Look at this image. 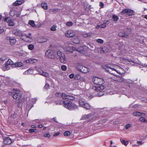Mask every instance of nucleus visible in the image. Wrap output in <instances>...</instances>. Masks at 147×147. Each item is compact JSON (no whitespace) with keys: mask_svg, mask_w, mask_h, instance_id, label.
<instances>
[{"mask_svg":"<svg viewBox=\"0 0 147 147\" xmlns=\"http://www.w3.org/2000/svg\"><path fill=\"white\" fill-rule=\"evenodd\" d=\"M57 104L63 105L64 107L70 110L76 109L78 107V106L76 104L72 103L70 101H60L57 102Z\"/></svg>","mask_w":147,"mask_h":147,"instance_id":"f257e3e1","label":"nucleus"},{"mask_svg":"<svg viewBox=\"0 0 147 147\" xmlns=\"http://www.w3.org/2000/svg\"><path fill=\"white\" fill-rule=\"evenodd\" d=\"M57 55L59 57L60 62L63 63L67 62V60L64 54L60 51H58L57 52Z\"/></svg>","mask_w":147,"mask_h":147,"instance_id":"f03ea898","label":"nucleus"},{"mask_svg":"<svg viewBox=\"0 0 147 147\" xmlns=\"http://www.w3.org/2000/svg\"><path fill=\"white\" fill-rule=\"evenodd\" d=\"M32 34L29 33L28 35L25 34H21V38L26 42L31 41L32 40V36H31Z\"/></svg>","mask_w":147,"mask_h":147,"instance_id":"7ed1b4c3","label":"nucleus"},{"mask_svg":"<svg viewBox=\"0 0 147 147\" xmlns=\"http://www.w3.org/2000/svg\"><path fill=\"white\" fill-rule=\"evenodd\" d=\"M93 81L94 84L98 85H101L104 82V80L103 79L97 77L93 78Z\"/></svg>","mask_w":147,"mask_h":147,"instance_id":"20e7f679","label":"nucleus"},{"mask_svg":"<svg viewBox=\"0 0 147 147\" xmlns=\"http://www.w3.org/2000/svg\"><path fill=\"white\" fill-rule=\"evenodd\" d=\"M8 94L12 95L13 98L17 100H19L22 97L21 94L19 92H9L8 93Z\"/></svg>","mask_w":147,"mask_h":147,"instance_id":"39448f33","label":"nucleus"},{"mask_svg":"<svg viewBox=\"0 0 147 147\" xmlns=\"http://www.w3.org/2000/svg\"><path fill=\"white\" fill-rule=\"evenodd\" d=\"M79 103L81 107L86 110H89L91 108V106L88 103H86L82 100H79Z\"/></svg>","mask_w":147,"mask_h":147,"instance_id":"423d86ee","label":"nucleus"},{"mask_svg":"<svg viewBox=\"0 0 147 147\" xmlns=\"http://www.w3.org/2000/svg\"><path fill=\"white\" fill-rule=\"evenodd\" d=\"M134 11L132 10L129 9H125L120 12L121 15H124L126 14L127 15L130 16L133 15Z\"/></svg>","mask_w":147,"mask_h":147,"instance_id":"0eeeda50","label":"nucleus"},{"mask_svg":"<svg viewBox=\"0 0 147 147\" xmlns=\"http://www.w3.org/2000/svg\"><path fill=\"white\" fill-rule=\"evenodd\" d=\"M55 51L51 50H48L45 53V55L48 58L51 59L55 58Z\"/></svg>","mask_w":147,"mask_h":147,"instance_id":"6e6552de","label":"nucleus"},{"mask_svg":"<svg viewBox=\"0 0 147 147\" xmlns=\"http://www.w3.org/2000/svg\"><path fill=\"white\" fill-rule=\"evenodd\" d=\"M103 87L102 86H100L98 87L93 86L92 87V89L96 91L100 92L98 93V95L99 96H100L104 94L103 92L101 91L103 89Z\"/></svg>","mask_w":147,"mask_h":147,"instance_id":"1a4fd4ad","label":"nucleus"},{"mask_svg":"<svg viewBox=\"0 0 147 147\" xmlns=\"http://www.w3.org/2000/svg\"><path fill=\"white\" fill-rule=\"evenodd\" d=\"M77 68L79 71L84 73H88L89 70V69L87 67L81 65H78Z\"/></svg>","mask_w":147,"mask_h":147,"instance_id":"9d476101","label":"nucleus"},{"mask_svg":"<svg viewBox=\"0 0 147 147\" xmlns=\"http://www.w3.org/2000/svg\"><path fill=\"white\" fill-rule=\"evenodd\" d=\"M93 119V115L91 113L82 115L81 118L82 120L88 119V121H91Z\"/></svg>","mask_w":147,"mask_h":147,"instance_id":"9b49d317","label":"nucleus"},{"mask_svg":"<svg viewBox=\"0 0 147 147\" xmlns=\"http://www.w3.org/2000/svg\"><path fill=\"white\" fill-rule=\"evenodd\" d=\"M131 32V30L130 29H127L125 30L124 33L122 34L121 32H120L119 34V35L122 37H126L130 34Z\"/></svg>","mask_w":147,"mask_h":147,"instance_id":"f8f14e48","label":"nucleus"},{"mask_svg":"<svg viewBox=\"0 0 147 147\" xmlns=\"http://www.w3.org/2000/svg\"><path fill=\"white\" fill-rule=\"evenodd\" d=\"M105 67L106 68V69H105V70L110 74H113V75H115L114 73L113 72V71H115L118 73H119V72L114 68H112L110 67L107 66H105Z\"/></svg>","mask_w":147,"mask_h":147,"instance_id":"ddd939ff","label":"nucleus"},{"mask_svg":"<svg viewBox=\"0 0 147 147\" xmlns=\"http://www.w3.org/2000/svg\"><path fill=\"white\" fill-rule=\"evenodd\" d=\"M65 35L68 37H73L75 34V32L72 30H68L66 32Z\"/></svg>","mask_w":147,"mask_h":147,"instance_id":"4468645a","label":"nucleus"},{"mask_svg":"<svg viewBox=\"0 0 147 147\" xmlns=\"http://www.w3.org/2000/svg\"><path fill=\"white\" fill-rule=\"evenodd\" d=\"M37 71H38L40 75L43 76L45 77H49L50 76L49 74L48 73L44 72L42 70L40 69H38Z\"/></svg>","mask_w":147,"mask_h":147,"instance_id":"2eb2a0df","label":"nucleus"},{"mask_svg":"<svg viewBox=\"0 0 147 147\" xmlns=\"http://www.w3.org/2000/svg\"><path fill=\"white\" fill-rule=\"evenodd\" d=\"M74 47H71L69 46H66L64 47V51L67 52L71 53L74 50Z\"/></svg>","mask_w":147,"mask_h":147,"instance_id":"dca6fc26","label":"nucleus"},{"mask_svg":"<svg viewBox=\"0 0 147 147\" xmlns=\"http://www.w3.org/2000/svg\"><path fill=\"white\" fill-rule=\"evenodd\" d=\"M24 1L23 0H17L13 3L11 6H18L24 3Z\"/></svg>","mask_w":147,"mask_h":147,"instance_id":"f3484780","label":"nucleus"},{"mask_svg":"<svg viewBox=\"0 0 147 147\" xmlns=\"http://www.w3.org/2000/svg\"><path fill=\"white\" fill-rule=\"evenodd\" d=\"M7 39L9 40L10 43L11 45L14 44L16 42V39L13 37H7Z\"/></svg>","mask_w":147,"mask_h":147,"instance_id":"a211bd4d","label":"nucleus"},{"mask_svg":"<svg viewBox=\"0 0 147 147\" xmlns=\"http://www.w3.org/2000/svg\"><path fill=\"white\" fill-rule=\"evenodd\" d=\"M114 80L119 82H122L124 81L123 79L121 76L117 75L115 76Z\"/></svg>","mask_w":147,"mask_h":147,"instance_id":"6ab92c4d","label":"nucleus"},{"mask_svg":"<svg viewBox=\"0 0 147 147\" xmlns=\"http://www.w3.org/2000/svg\"><path fill=\"white\" fill-rule=\"evenodd\" d=\"M4 143L6 144H10L11 143V139L9 137H7L4 139Z\"/></svg>","mask_w":147,"mask_h":147,"instance_id":"aec40b11","label":"nucleus"},{"mask_svg":"<svg viewBox=\"0 0 147 147\" xmlns=\"http://www.w3.org/2000/svg\"><path fill=\"white\" fill-rule=\"evenodd\" d=\"M133 115L135 116L141 117L143 116V115H146V114L142 113L139 112H135L133 113Z\"/></svg>","mask_w":147,"mask_h":147,"instance_id":"412c9836","label":"nucleus"},{"mask_svg":"<svg viewBox=\"0 0 147 147\" xmlns=\"http://www.w3.org/2000/svg\"><path fill=\"white\" fill-rule=\"evenodd\" d=\"M92 35L93 33L92 32L86 33L82 34V36L84 38H89L92 36Z\"/></svg>","mask_w":147,"mask_h":147,"instance_id":"4be33fe9","label":"nucleus"},{"mask_svg":"<svg viewBox=\"0 0 147 147\" xmlns=\"http://www.w3.org/2000/svg\"><path fill=\"white\" fill-rule=\"evenodd\" d=\"M38 41L39 42L43 43L46 42L47 39L43 37H41L38 38Z\"/></svg>","mask_w":147,"mask_h":147,"instance_id":"5701e85b","label":"nucleus"},{"mask_svg":"<svg viewBox=\"0 0 147 147\" xmlns=\"http://www.w3.org/2000/svg\"><path fill=\"white\" fill-rule=\"evenodd\" d=\"M14 65L16 67H20L23 66V63L20 62H16L14 64Z\"/></svg>","mask_w":147,"mask_h":147,"instance_id":"b1692460","label":"nucleus"},{"mask_svg":"<svg viewBox=\"0 0 147 147\" xmlns=\"http://www.w3.org/2000/svg\"><path fill=\"white\" fill-rule=\"evenodd\" d=\"M120 140L122 144L125 146H127L129 144V142L128 141H126L122 138H121Z\"/></svg>","mask_w":147,"mask_h":147,"instance_id":"393cba45","label":"nucleus"},{"mask_svg":"<svg viewBox=\"0 0 147 147\" xmlns=\"http://www.w3.org/2000/svg\"><path fill=\"white\" fill-rule=\"evenodd\" d=\"M33 72V69H29L24 72V74H32Z\"/></svg>","mask_w":147,"mask_h":147,"instance_id":"a878e982","label":"nucleus"},{"mask_svg":"<svg viewBox=\"0 0 147 147\" xmlns=\"http://www.w3.org/2000/svg\"><path fill=\"white\" fill-rule=\"evenodd\" d=\"M72 41L75 43L78 44L80 42V40L79 38H73Z\"/></svg>","mask_w":147,"mask_h":147,"instance_id":"bb28decb","label":"nucleus"},{"mask_svg":"<svg viewBox=\"0 0 147 147\" xmlns=\"http://www.w3.org/2000/svg\"><path fill=\"white\" fill-rule=\"evenodd\" d=\"M7 22L8 23V24L9 26H13L14 24V23L13 22L12 20L11 19L8 20V21H7Z\"/></svg>","mask_w":147,"mask_h":147,"instance_id":"cd10ccee","label":"nucleus"},{"mask_svg":"<svg viewBox=\"0 0 147 147\" xmlns=\"http://www.w3.org/2000/svg\"><path fill=\"white\" fill-rule=\"evenodd\" d=\"M42 7L45 9H47V5L45 3H42L41 4Z\"/></svg>","mask_w":147,"mask_h":147,"instance_id":"c85d7f7f","label":"nucleus"},{"mask_svg":"<svg viewBox=\"0 0 147 147\" xmlns=\"http://www.w3.org/2000/svg\"><path fill=\"white\" fill-rule=\"evenodd\" d=\"M68 96V95H67L64 93H61V96L63 99H67Z\"/></svg>","mask_w":147,"mask_h":147,"instance_id":"c756f323","label":"nucleus"},{"mask_svg":"<svg viewBox=\"0 0 147 147\" xmlns=\"http://www.w3.org/2000/svg\"><path fill=\"white\" fill-rule=\"evenodd\" d=\"M112 18L115 21H117L119 19V17L115 15H113L112 16Z\"/></svg>","mask_w":147,"mask_h":147,"instance_id":"7c9ffc66","label":"nucleus"},{"mask_svg":"<svg viewBox=\"0 0 147 147\" xmlns=\"http://www.w3.org/2000/svg\"><path fill=\"white\" fill-rule=\"evenodd\" d=\"M95 51H97L98 53H102L103 52L102 48H99L96 49H95Z\"/></svg>","mask_w":147,"mask_h":147,"instance_id":"2f4dec72","label":"nucleus"},{"mask_svg":"<svg viewBox=\"0 0 147 147\" xmlns=\"http://www.w3.org/2000/svg\"><path fill=\"white\" fill-rule=\"evenodd\" d=\"M28 24L32 27H34L35 25L34 22L33 20H30L28 22Z\"/></svg>","mask_w":147,"mask_h":147,"instance_id":"473e14b6","label":"nucleus"},{"mask_svg":"<svg viewBox=\"0 0 147 147\" xmlns=\"http://www.w3.org/2000/svg\"><path fill=\"white\" fill-rule=\"evenodd\" d=\"M28 48L30 50H32L34 48V46L32 44H30L28 46Z\"/></svg>","mask_w":147,"mask_h":147,"instance_id":"72a5a7b5","label":"nucleus"},{"mask_svg":"<svg viewBox=\"0 0 147 147\" xmlns=\"http://www.w3.org/2000/svg\"><path fill=\"white\" fill-rule=\"evenodd\" d=\"M8 65H14L13 62L10 59H9L7 61L6 63Z\"/></svg>","mask_w":147,"mask_h":147,"instance_id":"f704fd0d","label":"nucleus"},{"mask_svg":"<svg viewBox=\"0 0 147 147\" xmlns=\"http://www.w3.org/2000/svg\"><path fill=\"white\" fill-rule=\"evenodd\" d=\"M81 78L79 74H77L74 76V79L76 80H79Z\"/></svg>","mask_w":147,"mask_h":147,"instance_id":"c9c22d12","label":"nucleus"},{"mask_svg":"<svg viewBox=\"0 0 147 147\" xmlns=\"http://www.w3.org/2000/svg\"><path fill=\"white\" fill-rule=\"evenodd\" d=\"M73 23L69 21L66 22V26L70 27L71 26L73 25Z\"/></svg>","mask_w":147,"mask_h":147,"instance_id":"e433bc0d","label":"nucleus"},{"mask_svg":"<svg viewBox=\"0 0 147 147\" xmlns=\"http://www.w3.org/2000/svg\"><path fill=\"white\" fill-rule=\"evenodd\" d=\"M103 50V52L104 53H106L108 51V49L106 47H104L102 48Z\"/></svg>","mask_w":147,"mask_h":147,"instance_id":"4c0bfd02","label":"nucleus"},{"mask_svg":"<svg viewBox=\"0 0 147 147\" xmlns=\"http://www.w3.org/2000/svg\"><path fill=\"white\" fill-rule=\"evenodd\" d=\"M96 41L97 42L101 44H102L104 42L103 40L101 39H98L96 40Z\"/></svg>","mask_w":147,"mask_h":147,"instance_id":"58836bf2","label":"nucleus"},{"mask_svg":"<svg viewBox=\"0 0 147 147\" xmlns=\"http://www.w3.org/2000/svg\"><path fill=\"white\" fill-rule=\"evenodd\" d=\"M132 125L131 124H127L125 126V129H128L131 127Z\"/></svg>","mask_w":147,"mask_h":147,"instance_id":"ea45409f","label":"nucleus"},{"mask_svg":"<svg viewBox=\"0 0 147 147\" xmlns=\"http://www.w3.org/2000/svg\"><path fill=\"white\" fill-rule=\"evenodd\" d=\"M70 134V132L68 131H65L64 133V135L65 136H67L69 135Z\"/></svg>","mask_w":147,"mask_h":147,"instance_id":"a19ab883","label":"nucleus"},{"mask_svg":"<svg viewBox=\"0 0 147 147\" xmlns=\"http://www.w3.org/2000/svg\"><path fill=\"white\" fill-rule=\"evenodd\" d=\"M139 120L141 122H145L146 121V119L144 117H141L139 119Z\"/></svg>","mask_w":147,"mask_h":147,"instance_id":"79ce46f5","label":"nucleus"},{"mask_svg":"<svg viewBox=\"0 0 147 147\" xmlns=\"http://www.w3.org/2000/svg\"><path fill=\"white\" fill-rule=\"evenodd\" d=\"M56 26L55 25L53 26L51 28V30L52 31H55L56 30Z\"/></svg>","mask_w":147,"mask_h":147,"instance_id":"37998d69","label":"nucleus"},{"mask_svg":"<svg viewBox=\"0 0 147 147\" xmlns=\"http://www.w3.org/2000/svg\"><path fill=\"white\" fill-rule=\"evenodd\" d=\"M10 65H9L7 64V63L6 64H5V69L4 70H6L8 69H9V66Z\"/></svg>","mask_w":147,"mask_h":147,"instance_id":"c03bdc74","label":"nucleus"},{"mask_svg":"<svg viewBox=\"0 0 147 147\" xmlns=\"http://www.w3.org/2000/svg\"><path fill=\"white\" fill-rule=\"evenodd\" d=\"M61 69L63 71H65L67 69V67L65 65H63L61 66Z\"/></svg>","mask_w":147,"mask_h":147,"instance_id":"a18cd8bd","label":"nucleus"},{"mask_svg":"<svg viewBox=\"0 0 147 147\" xmlns=\"http://www.w3.org/2000/svg\"><path fill=\"white\" fill-rule=\"evenodd\" d=\"M98 26L99 27H100L101 28H104L106 27V26L105 24H102L101 25H98Z\"/></svg>","mask_w":147,"mask_h":147,"instance_id":"49530a36","label":"nucleus"},{"mask_svg":"<svg viewBox=\"0 0 147 147\" xmlns=\"http://www.w3.org/2000/svg\"><path fill=\"white\" fill-rule=\"evenodd\" d=\"M67 99L70 100H73L74 99V98L73 96L69 95Z\"/></svg>","mask_w":147,"mask_h":147,"instance_id":"de8ad7c7","label":"nucleus"},{"mask_svg":"<svg viewBox=\"0 0 147 147\" xmlns=\"http://www.w3.org/2000/svg\"><path fill=\"white\" fill-rule=\"evenodd\" d=\"M61 93L60 92H57L56 93L55 95L57 97H60L61 96Z\"/></svg>","mask_w":147,"mask_h":147,"instance_id":"09e8293b","label":"nucleus"},{"mask_svg":"<svg viewBox=\"0 0 147 147\" xmlns=\"http://www.w3.org/2000/svg\"><path fill=\"white\" fill-rule=\"evenodd\" d=\"M34 59H30L29 60H27L26 61V62H27L30 63H32V62H34V61H34Z\"/></svg>","mask_w":147,"mask_h":147,"instance_id":"8fccbe9b","label":"nucleus"},{"mask_svg":"<svg viewBox=\"0 0 147 147\" xmlns=\"http://www.w3.org/2000/svg\"><path fill=\"white\" fill-rule=\"evenodd\" d=\"M33 106V105H30V106L28 105H27L26 106V109H27L30 110L32 107Z\"/></svg>","mask_w":147,"mask_h":147,"instance_id":"3c124183","label":"nucleus"},{"mask_svg":"<svg viewBox=\"0 0 147 147\" xmlns=\"http://www.w3.org/2000/svg\"><path fill=\"white\" fill-rule=\"evenodd\" d=\"M44 137H45L50 138L51 136L49 134H45L44 135Z\"/></svg>","mask_w":147,"mask_h":147,"instance_id":"603ef678","label":"nucleus"},{"mask_svg":"<svg viewBox=\"0 0 147 147\" xmlns=\"http://www.w3.org/2000/svg\"><path fill=\"white\" fill-rule=\"evenodd\" d=\"M69 77L70 78H74V74H70L69 76Z\"/></svg>","mask_w":147,"mask_h":147,"instance_id":"864d4df0","label":"nucleus"},{"mask_svg":"<svg viewBox=\"0 0 147 147\" xmlns=\"http://www.w3.org/2000/svg\"><path fill=\"white\" fill-rule=\"evenodd\" d=\"M13 34L16 35H18V32H17V30H14L13 31Z\"/></svg>","mask_w":147,"mask_h":147,"instance_id":"5fc2aeb1","label":"nucleus"},{"mask_svg":"<svg viewBox=\"0 0 147 147\" xmlns=\"http://www.w3.org/2000/svg\"><path fill=\"white\" fill-rule=\"evenodd\" d=\"M99 5L101 7L103 8L104 6V4L102 2H100L99 3Z\"/></svg>","mask_w":147,"mask_h":147,"instance_id":"6e6d98bb","label":"nucleus"},{"mask_svg":"<svg viewBox=\"0 0 147 147\" xmlns=\"http://www.w3.org/2000/svg\"><path fill=\"white\" fill-rule=\"evenodd\" d=\"M49 85L48 84H46L45 86V88L46 89H47L49 88Z\"/></svg>","mask_w":147,"mask_h":147,"instance_id":"4d7b16f0","label":"nucleus"},{"mask_svg":"<svg viewBox=\"0 0 147 147\" xmlns=\"http://www.w3.org/2000/svg\"><path fill=\"white\" fill-rule=\"evenodd\" d=\"M34 129H30L29 130V131L30 133H32L34 132H35V131L34 130Z\"/></svg>","mask_w":147,"mask_h":147,"instance_id":"13d9d810","label":"nucleus"},{"mask_svg":"<svg viewBox=\"0 0 147 147\" xmlns=\"http://www.w3.org/2000/svg\"><path fill=\"white\" fill-rule=\"evenodd\" d=\"M9 18L8 17L5 18L4 19V22H7L8 21Z\"/></svg>","mask_w":147,"mask_h":147,"instance_id":"bf43d9fd","label":"nucleus"},{"mask_svg":"<svg viewBox=\"0 0 147 147\" xmlns=\"http://www.w3.org/2000/svg\"><path fill=\"white\" fill-rule=\"evenodd\" d=\"M59 134H60V133L59 132H58L57 133H55L54 134L53 136H57Z\"/></svg>","mask_w":147,"mask_h":147,"instance_id":"052dcab7","label":"nucleus"},{"mask_svg":"<svg viewBox=\"0 0 147 147\" xmlns=\"http://www.w3.org/2000/svg\"><path fill=\"white\" fill-rule=\"evenodd\" d=\"M109 23V22L108 20H105L104 21L103 23L105 24H108Z\"/></svg>","mask_w":147,"mask_h":147,"instance_id":"680f3d73","label":"nucleus"},{"mask_svg":"<svg viewBox=\"0 0 147 147\" xmlns=\"http://www.w3.org/2000/svg\"><path fill=\"white\" fill-rule=\"evenodd\" d=\"M13 11H14V10H11L10 11V15L12 16H13V14L12 13V12H13Z\"/></svg>","mask_w":147,"mask_h":147,"instance_id":"e2e57ef3","label":"nucleus"},{"mask_svg":"<svg viewBox=\"0 0 147 147\" xmlns=\"http://www.w3.org/2000/svg\"><path fill=\"white\" fill-rule=\"evenodd\" d=\"M53 120L56 122V123H57V121H56V117H54L53 118Z\"/></svg>","mask_w":147,"mask_h":147,"instance_id":"0e129e2a","label":"nucleus"},{"mask_svg":"<svg viewBox=\"0 0 147 147\" xmlns=\"http://www.w3.org/2000/svg\"><path fill=\"white\" fill-rule=\"evenodd\" d=\"M19 138H20L21 139H22L23 140H24L23 139V137L22 136V135H19L18 136Z\"/></svg>","mask_w":147,"mask_h":147,"instance_id":"69168bd1","label":"nucleus"},{"mask_svg":"<svg viewBox=\"0 0 147 147\" xmlns=\"http://www.w3.org/2000/svg\"><path fill=\"white\" fill-rule=\"evenodd\" d=\"M38 127L39 128H41L43 126L42 125H38Z\"/></svg>","mask_w":147,"mask_h":147,"instance_id":"338daca9","label":"nucleus"},{"mask_svg":"<svg viewBox=\"0 0 147 147\" xmlns=\"http://www.w3.org/2000/svg\"><path fill=\"white\" fill-rule=\"evenodd\" d=\"M4 31V30L3 29H1L0 30V33H2Z\"/></svg>","mask_w":147,"mask_h":147,"instance_id":"774afa93","label":"nucleus"}]
</instances>
